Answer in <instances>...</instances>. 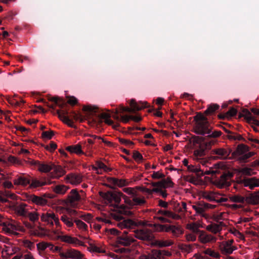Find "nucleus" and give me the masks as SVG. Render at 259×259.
Masks as SVG:
<instances>
[{"mask_svg":"<svg viewBox=\"0 0 259 259\" xmlns=\"http://www.w3.org/2000/svg\"><path fill=\"white\" fill-rule=\"evenodd\" d=\"M82 219V221L87 222V223H91L93 220V215L91 213H82L78 216Z\"/></svg>","mask_w":259,"mask_h":259,"instance_id":"nucleus-42","label":"nucleus"},{"mask_svg":"<svg viewBox=\"0 0 259 259\" xmlns=\"http://www.w3.org/2000/svg\"><path fill=\"white\" fill-rule=\"evenodd\" d=\"M40 220L41 221L51 227L55 225L57 228L61 227L58 215L52 211H49L42 213L40 215Z\"/></svg>","mask_w":259,"mask_h":259,"instance_id":"nucleus-4","label":"nucleus"},{"mask_svg":"<svg viewBox=\"0 0 259 259\" xmlns=\"http://www.w3.org/2000/svg\"><path fill=\"white\" fill-rule=\"evenodd\" d=\"M78 237L81 240H83L85 243H87L89 244V246L88 247V249L90 251L97 253L105 252L106 249L105 246L96 244L95 241L90 239L89 237L83 236L82 235H79Z\"/></svg>","mask_w":259,"mask_h":259,"instance_id":"nucleus-5","label":"nucleus"},{"mask_svg":"<svg viewBox=\"0 0 259 259\" xmlns=\"http://www.w3.org/2000/svg\"><path fill=\"white\" fill-rule=\"evenodd\" d=\"M65 180L67 183L72 185H76L80 184L82 180V177L81 175L76 174H69L67 175Z\"/></svg>","mask_w":259,"mask_h":259,"instance_id":"nucleus-17","label":"nucleus"},{"mask_svg":"<svg viewBox=\"0 0 259 259\" xmlns=\"http://www.w3.org/2000/svg\"><path fill=\"white\" fill-rule=\"evenodd\" d=\"M248 147L243 144L239 145L236 149V153L241 156L248 151Z\"/></svg>","mask_w":259,"mask_h":259,"instance_id":"nucleus-43","label":"nucleus"},{"mask_svg":"<svg viewBox=\"0 0 259 259\" xmlns=\"http://www.w3.org/2000/svg\"><path fill=\"white\" fill-rule=\"evenodd\" d=\"M0 194H2L3 196L6 197L7 199L8 198H10L12 199H15L16 198V195L11 193L10 191L8 190H2L0 191Z\"/></svg>","mask_w":259,"mask_h":259,"instance_id":"nucleus-54","label":"nucleus"},{"mask_svg":"<svg viewBox=\"0 0 259 259\" xmlns=\"http://www.w3.org/2000/svg\"><path fill=\"white\" fill-rule=\"evenodd\" d=\"M254 155V153L252 152H249L247 153H244L241 155L239 159L241 161L245 162L247 159L251 157Z\"/></svg>","mask_w":259,"mask_h":259,"instance_id":"nucleus-58","label":"nucleus"},{"mask_svg":"<svg viewBox=\"0 0 259 259\" xmlns=\"http://www.w3.org/2000/svg\"><path fill=\"white\" fill-rule=\"evenodd\" d=\"M92 169L96 171L98 174H102L103 172H108L111 171V168L108 167L104 163L101 161H97L95 165L92 166Z\"/></svg>","mask_w":259,"mask_h":259,"instance_id":"nucleus-21","label":"nucleus"},{"mask_svg":"<svg viewBox=\"0 0 259 259\" xmlns=\"http://www.w3.org/2000/svg\"><path fill=\"white\" fill-rule=\"evenodd\" d=\"M232 175L230 173L224 174L215 181V185L219 188H223L230 185Z\"/></svg>","mask_w":259,"mask_h":259,"instance_id":"nucleus-13","label":"nucleus"},{"mask_svg":"<svg viewBox=\"0 0 259 259\" xmlns=\"http://www.w3.org/2000/svg\"><path fill=\"white\" fill-rule=\"evenodd\" d=\"M118 140L121 144L128 146V147L132 148L134 145V143L129 140L123 138H119Z\"/></svg>","mask_w":259,"mask_h":259,"instance_id":"nucleus-57","label":"nucleus"},{"mask_svg":"<svg viewBox=\"0 0 259 259\" xmlns=\"http://www.w3.org/2000/svg\"><path fill=\"white\" fill-rule=\"evenodd\" d=\"M26 205L24 203L20 204L17 206L16 207V212L20 215H25L26 214Z\"/></svg>","mask_w":259,"mask_h":259,"instance_id":"nucleus-41","label":"nucleus"},{"mask_svg":"<svg viewBox=\"0 0 259 259\" xmlns=\"http://www.w3.org/2000/svg\"><path fill=\"white\" fill-rule=\"evenodd\" d=\"M24 245L26 247L29 248L30 250H33L35 248V245L34 243L31 242L29 240H25L24 241Z\"/></svg>","mask_w":259,"mask_h":259,"instance_id":"nucleus-63","label":"nucleus"},{"mask_svg":"<svg viewBox=\"0 0 259 259\" xmlns=\"http://www.w3.org/2000/svg\"><path fill=\"white\" fill-rule=\"evenodd\" d=\"M117 226L121 229L133 228L136 226H152L150 224H147L144 221L134 222L130 219L124 220L122 222L117 223Z\"/></svg>","mask_w":259,"mask_h":259,"instance_id":"nucleus-8","label":"nucleus"},{"mask_svg":"<svg viewBox=\"0 0 259 259\" xmlns=\"http://www.w3.org/2000/svg\"><path fill=\"white\" fill-rule=\"evenodd\" d=\"M81 196L76 189L70 192L67 198V203L73 207L77 205L78 202L81 200Z\"/></svg>","mask_w":259,"mask_h":259,"instance_id":"nucleus-12","label":"nucleus"},{"mask_svg":"<svg viewBox=\"0 0 259 259\" xmlns=\"http://www.w3.org/2000/svg\"><path fill=\"white\" fill-rule=\"evenodd\" d=\"M147 102H137L134 99H132L130 102V105L132 112L141 110L148 107Z\"/></svg>","mask_w":259,"mask_h":259,"instance_id":"nucleus-20","label":"nucleus"},{"mask_svg":"<svg viewBox=\"0 0 259 259\" xmlns=\"http://www.w3.org/2000/svg\"><path fill=\"white\" fill-rule=\"evenodd\" d=\"M133 202L134 205H142L145 203L146 201L144 197H138L137 196H134L133 198Z\"/></svg>","mask_w":259,"mask_h":259,"instance_id":"nucleus-50","label":"nucleus"},{"mask_svg":"<svg viewBox=\"0 0 259 259\" xmlns=\"http://www.w3.org/2000/svg\"><path fill=\"white\" fill-rule=\"evenodd\" d=\"M239 172L242 175L246 176H251L253 174L252 169L248 167H244L241 169Z\"/></svg>","mask_w":259,"mask_h":259,"instance_id":"nucleus-59","label":"nucleus"},{"mask_svg":"<svg viewBox=\"0 0 259 259\" xmlns=\"http://www.w3.org/2000/svg\"><path fill=\"white\" fill-rule=\"evenodd\" d=\"M237 114V110L234 108L229 109L226 114V116L228 118L235 116Z\"/></svg>","mask_w":259,"mask_h":259,"instance_id":"nucleus-64","label":"nucleus"},{"mask_svg":"<svg viewBox=\"0 0 259 259\" xmlns=\"http://www.w3.org/2000/svg\"><path fill=\"white\" fill-rule=\"evenodd\" d=\"M204 155L205 150L201 147H200L199 148L194 150V155L197 158L202 157Z\"/></svg>","mask_w":259,"mask_h":259,"instance_id":"nucleus-55","label":"nucleus"},{"mask_svg":"<svg viewBox=\"0 0 259 259\" xmlns=\"http://www.w3.org/2000/svg\"><path fill=\"white\" fill-rule=\"evenodd\" d=\"M108 181L110 184H113L119 187H122L129 185L130 182L126 179H119L115 178H110Z\"/></svg>","mask_w":259,"mask_h":259,"instance_id":"nucleus-23","label":"nucleus"},{"mask_svg":"<svg viewBox=\"0 0 259 259\" xmlns=\"http://www.w3.org/2000/svg\"><path fill=\"white\" fill-rule=\"evenodd\" d=\"M174 242L172 240L167 239V240H156L155 241L154 244L155 246H157L159 247H168L174 244Z\"/></svg>","mask_w":259,"mask_h":259,"instance_id":"nucleus-34","label":"nucleus"},{"mask_svg":"<svg viewBox=\"0 0 259 259\" xmlns=\"http://www.w3.org/2000/svg\"><path fill=\"white\" fill-rule=\"evenodd\" d=\"M245 202L252 205L259 204V191L250 194L245 197Z\"/></svg>","mask_w":259,"mask_h":259,"instance_id":"nucleus-25","label":"nucleus"},{"mask_svg":"<svg viewBox=\"0 0 259 259\" xmlns=\"http://www.w3.org/2000/svg\"><path fill=\"white\" fill-rule=\"evenodd\" d=\"M134 233L137 238L142 240L151 241L154 238L152 231L146 227L134 231Z\"/></svg>","mask_w":259,"mask_h":259,"instance_id":"nucleus-7","label":"nucleus"},{"mask_svg":"<svg viewBox=\"0 0 259 259\" xmlns=\"http://www.w3.org/2000/svg\"><path fill=\"white\" fill-rule=\"evenodd\" d=\"M60 256L62 259H87L84 255L78 250L75 249H69L60 253Z\"/></svg>","mask_w":259,"mask_h":259,"instance_id":"nucleus-6","label":"nucleus"},{"mask_svg":"<svg viewBox=\"0 0 259 259\" xmlns=\"http://www.w3.org/2000/svg\"><path fill=\"white\" fill-rule=\"evenodd\" d=\"M100 196L104 199L106 204L118 207L121 198H122L126 201L127 196L120 192H100Z\"/></svg>","mask_w":259,"mask_h":259,"instance_id":"nucleus-2","label":"nucleus"},{"mask_svg":"<svg viewBox=\"0 0 259 259\" xmlns=\"http://www.w3.org/2000/svg\"><path fill=\"white\" fill-rule=\"evenodd\" d=\"M138 190H140L143 192H146L147 193L151 194L154 192V191H158V189H156L155 187H154L152 189H149L148 188L143 187H138Z\"/></svg>","mask_w":259,"mask_h":259,"instance_id":"nucleus-56","label":"nucleus"},{"mask_svg":"<svg viewBox=\"0 0 259 259\" xmlns=\"http://www.w3.org/2000/svg\"><path fill=\"white\" fill-rule=\"evenodd\" d=\"M207 229L212 233L216 234L222 230V227L219 224H212L207 226Z\"/></svg>","mask_w":259,"mask_h":259,"instance_id":"nucleus-39","label":"nucleus"},{"mask_svg":"<svg viewBox=\"0 0 259 259\" xmlns=\"http://www.w3.org/2000/svg\"><path fill=\"white\" fill-rule=\"evenodd\" d=\"M219 108V105L213 104L209 105L205 111L204 114L206 115H210L213 114Z\"/></svg>","mask_w":259,"mask_h":259,"instance_id":"nucleus-38","label":"nucleus"},{"mask_svg":"<svg viewBox=\"0 0 259 259\" xmlns=\"http://www.w3.org/2000/svg\"><path fill=\"white\" fill-rule=\"evenodd\" d=\"M204 253L206 256H209L215 258H218L220 257V255L219 253L211 248H207L203 250Z\"/></svg>","mask_w":259,"mask_h":259,"instance_id":"nucleus-37","label":"nucleus"},{"mask_svg":"<svg viewBox=\"0 0 259 259\" xmlns=\"http://www.w3.org/2000/svg\"><path fill=\"white\" fill-rule=\"evenodd\" d=\"M133 158L137 162H142L143 160L142 155L138 151H135L133 153Z\"/></svg>","mask_w":259,"mask_h":259,"instance_id":"nucleus-53","label":"nucleus"},{"mask_svg":"<svg viewBox=\"0 0 259 259\" xmlns=\"http://www.w3.org/2000/svg\"><path fill=\"white\" fill-rule=\"evenodd\" d=\"M60 239L62 241L72 244L74 246H85V242L83 240H81L76 237H72L69 235H62L61 236H60Z\"/></svg>","mask_w":259,"mask_h":259,"instance_id":"nucleus-10","label":"nucleus"},{"mask_svg":"<svg viewBox=\"0 0 259 259\" xmlns=\"http://www.w3.org/2000/svg\"><path fill=\"white\" fill-rule=\"evenodd\" d=\"M151 185L153 187H155L156 189H157L158 191H160V188L166 189L172 188L174 183L172 182L170 177H167L166 179H163L159 182H152Z\"/></svg>","mask_w":259,"mask_h":259,"instance_id":"nucleus-11","label":"nucleus"},{"mask_svg":"<svg viewBox=\"0 0 259 259\" xmlns=\"http://www.w3.org/2000/svg\"><path fill=\"white\" fill-rule=\"evenodd\" d=\"M234 241L233 239L229 240L227 241L223 242L221 247V250L224 253L231 254L233 251L236 249V248L232 245Z\"/></svg>","mask_w":259,"mask_h":259,"instance_id":"nucleus-19","label":"nucleus"},{"mask_svg":"<svg viewBox=\"0 0 259 259\" xmlns=\"http://www.w3.org/2000/svg\"><path fill=\"white\" fill-rule=\"evenodd\" d=\"M231 152V150L228 148H219L212 149L211 153L217 155L219 159H226L228 157Z\"/></svg>","mask_w":259,"mask_h":259,"instance_id":"nucleus-15","label":"nucleus"},{"mask_svg":"<svg viewBox=\"0 0 259 259\" xmlns=\"http://www.w3.org/2000/svg\"><path fill=\"white\" fill-rule=\"evenodd\" d=\"M242 116L248 122H251L252 120L253 119L254 117L251 113L247 109H245L242 111Z\"/></svg>","mask_w":259,"mask_h":259,"instance_id":"nucleus-46","label":"nucleus"},{"mask_svg":"<svg viewBox=\"0 0 259 259\" xmlns=\"http://www.w3.org/2000/svg\"><path fill=\"white\" fill-rule=\"evenodd\" d=\"M165 177L164 175L160 171H154L151 175V177L153 179H162Z\"/></svg>","mask_w":259,"mask_h":259,"instance_id":"nucleus-61","label":"nucleus"},{"mask_svg":"<svg viewBox=\"0 0 259 259\" xmlns=\"http://www.w3.org/2000/svg\"><path fill=\"white\" fill-rule=\"evenodd\" d=\"M187 181L194 185H198L199 183V179L194 176H189L187 178Z\"/></svg>","mask_w":259,"mask_h":259,"instance_id":"nucleus-60","label":"nucleus"},{"mask_svg":"<svg viewBox=\"0 0 259 259\" xmlns=\"http://www.w3.org/2000/svg\"><path fill=\"white\" fill-rule=\"evenodd\" d=\"M66 150L71 153H75L77 155L84 154V152L81 149V146L79 144L68 146L66 148Z\"/></svg>","mask_w":259,"mask_h":259,"instance_id":"nucleus-35","label":"nucleus"},{"mask_svg":"<svg viewBox=\"0 0 259 259\" xmlns=\"http://www.w3.org/2000/svg\"><path fill=\"white\" fill-rule=\"evenodd\" d=\"M61 120L64 123L67 124L68 126L76 128V127L74 124L73 121L70 119L68 117H65L64 116L61 117Z\"/></svg>","mask_w":259,"mask_h":259,"instance_id":"nucleus-44","label":"nucleus"},{"mask_svg":"<svg viewBox=\"0 0 259 259\" xmlns=\"http://www.w3.org/2000/svg\"><path fill=\"white\" fill-rule=\"evenodd\" d=\"M48 242H40L36 244V248L39 253L44 251L47 249Z\"/></svg>","mask_w":259,"mask_h":259,"instance_id":"nucleus-49","label":"nucleus"},{"mask_svg":"<svg viewBox=\"0 0 259 259\" xmlns=\"http://www.w3.org/2000/svg\"><path fill=\"white\" fill-rule=\"evenodd\" d=\"M69 188L65 185H57L52 187L53 191L58 195H64Z\"/></svg>","mask_w":259,"mask_h":259,"instance_id":"nucleus-30","label":"nucleus"},{"mask_svg":"<svg viewBox=\"0 0 259 259\" xmlns=\"http://www.w3.org/2000/svg\"><path fill=\"white\" fill-rule=\"evenodd\" d=\"M238 183L242 184L244 187H249L250 189L259 187V179L255 177L240 180Z\"/></svg>","mask_w":259,"mask_h":259,"instance_id":"nucleus-14","label":"nucleus"},{"mask_svg":"<svg viewBox=\"0 0 259 259\" xmlns=\"http://www.w3.org/2000/svg\"><path fill=\"white\" fill-rule=\"evenodd\" d=\"M0 225L2 231L6 234H16L17 231L22 230V227L14 220H5Z\"/></svg>","mask_w":259,"mask_h":259,"instance_id":"nucleus-3","label":"nucleus"},{"mask_svg":"<svg viewBox=\"0 0 259 259\" xmlns=\"http://www.w3.org/2000/svg\"><path fill=\"white\" fill-rule=\"evenodd\" d=\"M171 232L176 237H178L183 233V231L180 227L173 225L171 226Z\"/></svg>","mask_w":259,"mask_h":259,"instance_id":"nucleus-48","label":"nucleus"},{"mask_svg":"<svg viewBox=\"0 0 259 259\" xmlns=\"http://www.w3.org/2000/svg\"><path fill=\"white\" fill-rule=\"evenodd\" d=\"M71 117L76 121H79L82 122L84 120V118L83 115L80 113H76L74 111L70 112Z\"/></svg>","mask_w":259,"mask_h":259,"instance_id":"nucleus-52","label":"nucleus"},{"mask_svg":"<svg viewBox=\"0 0 259 259\" xmlns=\"http://www.w3.org/2000/svg\"><path fill=\"white\" fill-rule=\"evenodd\" d=\"M122 191L127 194L131 195L133 197L138 196V187H125L123 188Z\"/></svg>","mask_w":259,"mask_h":259,"instance_id":"nucleus-36","label":"nucleus"},{"mask_svg":"<svg viewBox=\"0 0 259 259\" xmlns=\"http://www.w3.org/2000/svg\"><path fill=\"white\" fill-rule=\"evenodd\" d=\"M229 199L231 202L236 203H243L245 201V198L239 195L230 196Z\"/></svg>","mask_w":259,"mask_h":259,"instance_id":"nucleus-40","label":"nucleus"},{"mask_svg":"<svg viewBox=\"0 0 259 259\" xmlns=\"http://www.w3.org/2000/svg\"><path fill=\"white\" fill-rule=\"evenodd\" d=\"M160 252L158 250L153 249L147 254H144L140 256V259H161Z\"/></svg>","mask_w":259,"mask_h":259,"instance_id":"nucleus-24","label":"nucleus"},{"mask_svg":"<svg viewBox=\"0 0 259 259\" xmlns=\"http://www.w3.org/2000/svg\"><path fill=\"white\" fill-rule=\"evenodd\" d=\"M52 170L50 173V177L53 179H59L66 172L64 168L60 165H56L54 164H53Z\"/></svg>","mask_w":259,"mask_h":259,"instance_id":"nucleus-16","label":"nucleus"},{"mask_svg":"<svg viewBox=\"0 0 259 259\" xmlns=\"http://www.w3.org/2000/svg\"><path fill=\"white\" fill-rule=\"evenodd\" d=\"M221 196V194L214 191H205L202 194L204 198L210 201L223 202L228 201V199L227 198L222 197Z\"/></svg>","mask_w":259,"mask_h":259,"instance_id":"nucleus-9","label":"nucleus"},{"mask_svg":"<svg viewBox=\"0 0 259 259\" xmlns=\"http://www.w3.org/2000/svg\"><path fill=\"white\" fill-rule=\"evenodd\" d=\"M135 241L134 239L128 235L118 237L117 242L118 244L123 246L131 245Z\"/></svg>","mask_w":259,"mask_h":259,"instance_id":"nucleus-31","label":"nucleus"},{"mask_svg":"<svg viewBox=\"0 0 259 259\" xmlns=\"http://www.w3.org/2000/svg\"><path fill=\"white\" fill-rule=\"evenodd\" d=\"M192 206L197 213L202 214L205 211L203 203H199L197 205H193Z\"/></svg>","mask_w":259,"mask_h":259,"instance_id":"nucleus-47","label":"nucleus"},{"mask_svg":"<svg viewBox=\"0 0 259 259\" xmlns=\"http://www.w3.org/2000/svg\"><path fill=\"white\" fill-rule=\"evenodd\" d=\"M32 163L37 165L38 171L44 173H47L52 170L53 164V163L51 162L49 163H40L38 161H33Z\"/></svg>","mask_w":259,"mask_h":259,"instance_id":"nucleus-18","label":"nucleus"},{"mask_svg":"<svg viewBox=\"0 0 259 259\" xmlns=\"http://www.w3.org/2000/svg\"><path fill=\"white\" fill-rule=\"evenodd\" d=\"M74 223L76 228L82 233L88 232L89 227L88 225L82 220L79 219H74Z\"/></svg>","mask_w":259,"mask_h":259,"instance_id":"nucleus-28","label":"nucleus"},{"mask_svg":"<svg viewBox=\"0 0 259 259\" xmlns=\"http://www.w3.org/2000/svg\"><path fill=\"white\" fill-rule=\"evenodd\" d=\"M51 182L47 181L45 179H33L30 183V187L31 188H36L39 187L44 186L47 185H49Z\"/></svg>","mask_w":259,"mask_h":259,"instance_id":"nucleus-27","label":"nucleus"},{"mask_svg":"<svg viewBox=\"0 0 259 259\" xmlns=\"http://www.w3.org/2000/svg\"><path fill=\"white\" fill-rule=\"evenodd\" d=\"M60 220L67 228H71L74 227V220L73 221L72 219L67 215H62Z\"/></svg>","mask_w":259,"mask_h":259,"instance_id":"nucleus-32","label":"nucleus"},{"mask_svg":"<svg viewBox=\"0 0 259 259\" xmlns=\"http://www.w3.org/2000/svg\"><path fill=\"white\" fill-rule=\"evenodd\" d=\"M15 185L25 187L30 183V180L28 177L18 176L14 180Z\"/></svg>","mask_w":259,"mask_h":259,"instance_id":"nucleus-22","label":"nucleus"},{"mask_svg":"<svg viewBox=\"0 0 259 259\" xmlns=\"http://www.w3.org/2000/svg\"><path fill=\"white\" fill-rule=\"evenodd\" d=\"M199 227L200 225L196 223L188 224L187 225V228L192 231L194 233H197L199 231Z\"/></svg>","mask_w":259,"mask_h":259,"instance_id":"nucleus-45","label":"nucleus"},{"mask_svg":"<svg viewBox=\"0 0 259 259\" xmlns=\"http://www.w3.org/2000/svg\"><path fill=\"white\" fill-rule=\"evenodd\" d=\"M0 184L5 188L11 189L14 187L11 182L5 180L4 178H0Z\"/></svg>","mask_w":259,"mask_h":259,"instance_id":"nucleus-51","label":"nucleus"},{"mask_svg":"<svg viewBox=\"0 0 259 259\" xmlns=\"http://www.w3.org/2000/svg\"><path fill=\"white\" fill-rule=\"evenodd\" d=\"M54 133L52 131H46L42 133V137L44 139H51Z\"/></svg>","mask_w":259,"mask_h":259,"instance_id":"nucleus-62","label":"nucleus"},{"mask_svg":"<svg viewBox=\"0 0 259 259\" xmlns=\"http://www.w3.org/2000/svg\"><path fill=\"white\" fill-rule=\"evenodd\" d=\"M29 200L32 203L39 205H45L48 202L47 200L43 197L37 196L35 195H30Z\"/></svg>","mask_w":259,"mask_h":259,"instance_id":"nucleus-26","label":"nucleus"},{"mask_svg":"<svg viewBox=\"0 0 259 259\" xmlns=\"http://www.w3.org/2000/svg\"><path fill=\"white\" fill-rule=\"evenodd\" d=\"M194 119L195 123L193 130L195 133L202 135L210 134V125L204 114L197 113Z\"/></svg>","mask_w":259,"mask_h":259,"instance_id":"nucleus-1","label":"nucleus"},{"mask_svg":"<svg viewBox=\"0 0 259 259\" xmlns=\"http://www.w3.org/2000/svg\"><path fill=\"white\" fill-rule=\"evenodd\" d=\"M157 214H162L165 217L171 218L175 220H179L180 218L179 215L169 210H159L158 211Z\"/></svg>","mask_w":259,"mask_h":259,"instance_id":"nucleus-33","label":"nucleus"},{"mask_svg":"<svg viewBox=\"0 0 259 259\" xmlns=\"http://www.w3.org/2000/svg\"><path fill=\"white\" fill-rule=\"evenodd\" d=\"M200 242L202 243H207L209 242H214L217 239L215 237L210 234L201 233L199 237Z\"/></svg>","mask_w":259,"mask_h":259,"instance_id":"nucleus-29","label":"nucleus"}]
</instances>
